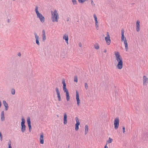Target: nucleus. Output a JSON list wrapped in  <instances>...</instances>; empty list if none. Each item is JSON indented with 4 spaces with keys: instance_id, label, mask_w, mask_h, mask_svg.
Segmentation results:
<instances>
[{
    "instance_id": "e433bc0d",
    "label": "nucleus",
    "mask_w": 148,
    "mask_h": 148,
    "mask_svg": "<svg viewBox=\"0 0 148 148\" xmlns=\"http://www.w3.org/2000/svg\"><path fill=\"white\" fill-rule=\"evenodd\" d=\"M95 25L96 28L97 29L99 27V24L98 22H97V23H95Z\"/></svg>"
},
{
    "instance_id": "de8ad7c7",
    "label": "nucleus",
    "mask_w": 148,
    "mask_h": 148,
    "mask_svg": "<svg viewBox=\"0 0 148 148\" xmlns=\"http://www.w3.org/2000/svg\"><path fill=\"white\" fill-rule=\"evenodd\" d=\"M13 0V1H15V0Z\"/></svg>"
},
{
    "instance_id": "c9c22d12",
    "label": "nucleus",
    "mask_w": 148,
    "mask_h": 148,
    "mask_svg": "<svg viewBox=\"0 0 148 148\" xmlns=\"http://www.w3.org/2000/svg\"><path fill=\"white\" fill-rule=\"evenodd\" d=\"M85 88L86 90H87L88 88V84L87 83H85Z\"/></svg>"
},
{
    "instance_id": "dca6fc26",
    "label": "nucleus",
    "mask_w": 148,
    "mask_h": 148,
    "mask_svg": "<svg viewBox=\"0 0 148 148\" xmlns=\"http://www.w3.org/2000/svg\"><path fill=\"white\" fill-rule=\"evenodd\" d=\"M1 120L2 121H4L5 120V117L4 116V111H2L1 112Z\"/></svg>"
},
{
    "instance_id": "20e7f679",
    "label": "nucleus",
    "mask_w": 148,
    "mask_h": 148,
    "mask_svg": "<svg viewBox=\"0 0 148 148\" xmlns=\"http://www.w3.org/2000/svg\"><path fill=\"white\" fill-rule=\"evenodd\" d=\"M114 125L115 130L118 129L119 125V118H116L114 120Z\"/></svg>"
},
{
    "instance_id": "a19ab883",
    "label": "nucleus",
    "mask_w": 148,
    "mask_h": 148,
    "mask_svg": "<svg viewBox=\"0 0 148 148\" xmlns=\"http://www.w3.org/2000/svg\"><path fill=\"white\" fill-rule=\"evenodd\" d=\"M0 137H3L2 135V134L1 133V132H0Z\"/></svg>"
},
{
    "instance_id": "9d476101",
    "label": "nucleus",
    "mask_w": 148,
    "mask_h": 148,
    "mask_svg": "<svg viewBox=\"0 0 148 148\" xmlns=\"http://www.w3.org/2000/svg\"><path fill=\"white\" fill-rule=\"evenodd\" d=\"M40 143L41 144H43L44 143V135L43 133H41L40 134Z\"/></svg>"
},
{
    "instance_id": "423d86ee",
    "label": "nucleus",
    "mask_w": 148,
    "mask_h": 148,
    "mask_svg": "<svg viewBox=\"0 0 148 148\" xmlns=\"http://www.w3.org/2000/svg\"><path fill=\"white\" fill-rule=\"evenodd\" d=\"M75 120L76 122V123L75 124V130L76 131H77L79 129V125L80 124V122L78 117H76L75 118Z\"/></svg>"
},
{
    "instance_id": "6e6552de",
    "label": "nucleus",
    "mask_w": 148,
    "mask_h": 148,
    "mask_svg": "<svg viewBox=\"0 0 148 148\" xmlns=\"http://www.w3.org/2000/svg\"><path fill=\"white\" fill-rule=\"evenodd\" d=\"M76 99L77 101V105L78 106H79L80 104V100L79 99V95L78 92L76 91Z\"/></svg>"
},
{
    "instance_id": "39448f33",
    "label": "nucleus",
    "mask_w": 148,
    "mask_h": 148,
    "mask_svg": "<svg viewBox=\"0 0 148 148\" xmlns=\"http://www.w3.org/2000/svg\"><path fill=\"white\" fill-rule=\"evenodd\" d=\"M107 36L105 37V40L106 41L107 44L108 45H109L111 41L110 39V36L108 32H107Z\"/></svg>"
},
{
    "instance_id": "f704fd0d",
    "label": "nucleus",
    "mask_w": 148,
    "mask_h": 148,
    "mask_svg": "<svg viewBox=\"0 0 148 148\" xmlns=\"http://www.w3.org/2000/svg\"><path fill=\"white\" fill-rule=\"evenodd\" d=\"M29 128V131L30 132H31L32 129V126L31 124H29L28 125Z\"/></svg>"
},
{
    "instance_id": "2eb2a0df",
    "label": "nucleus",
    "mask_w": 148,
    "mask_h": 148,
    "mask_svg": "<svg viewBox=\"0 0 148 148\" xmlns=\"http://www.w3.org/2000/svg\"><path fill=\"white\" fill-rule=\"evenodd\" d=\"M67 118L66 114V113H65L64 114V123L65 125L67 123Z\"/></svg>"
},
{
    "instance_id": "f257e3e1",
    "label": "nucleus",
    "mask_w": 148,
    "mask_h": 148,
    "mask_svg": "<svg viewBox=\"0 0 148 148\" xmlns=\"http://www.w3.org/2000/svg\"><path fill=\"white\" fill-rule=\"evenodd\" d=\"M115 55L116 58V60L118 62V64L116 65V67L118 69H121L122 68L123 66V59L122 57L118 52H115Z\"/></svg>"
},
{
    "instance_id": "cd10ccee",
    "label": "nucleus",
    "mask_w": 148,
    "mask_h": 148,
    "mask_svg": "<svg viewBox=\"0 0 148 148\" xmlns=\"http://www.w3.org/2000/svg\"><path fill=\"white\" fill-rule=\"evenodd\" d=\"M63 89L64 91V92H66V93H69V91L66 88V87L63 88Z\"/></svg>"
},
{
    "instance_id": "9b49d317",
    "label": "nucleus",
    "mask_w": 148,
    "mask_h": 148,
    "mask_svg": "<svg viewBox=\"0 0 148 148\" xmlns=\"http://www.w3.org/2000/svg\"><path fill=\"white\" fill-rule=\"evenodd\" d=\"M42 38L43 41L45 42L46 39V36L45 32L44 30H43L42 31Z\"/></svg>"
},
{
    "instance_id": "4be33fe9",
    "label": "nucleus",
    "mask_w": 148,
    "mask_h": 148,
    "mask_svg": "<svg viewBox=\"0 0 148 148\" xmlns=\"http://www.w3.org/2000/svg\"><path fill=\"white\" fill-rule=\"evenodd\" d=\"M66 100L67 101H68L70 100V96H69V93H66Z\"/></svg>"
},
{
    "instance_id": "0eeeda50",
    "label": "nucleus",
    "mask_w": 148,
    "mask_h": 148,
    "mask_svg": "<svg viewBox=\"0 0 148 148\" xmlns=\"http://www.w3.org/2000/svg\"><path fill=\"white\" fill-rule=\"evenodd\" d=\"M140 22L139 20L137 21L136 24V29L137 32H139L140 31Z\"/></svg>"
},
{
    "instance_id": "79ce46f5",
    "label": "nucleus",
    "mask_w": 148,
    "mask_h": 148,
    "mask_svg": "<svg viewBox=\"0 0 148 148\" xmlns=\"http://www.w3.org/2000/svg\"><path fill=\"white\" fill-rule=\"evenodd\" d=\"M107 143L106 144V145L105 146V148H108V147L107 146Z\"/></svg>"
},
{
    "instance_id": "7c9ffc66",
    "label": "nucleus",
    "mask_w": 148,
    "mask_h": 148,
    "mask_svg": "<svg viewBox=\"0 0 148 148\" xmlns=\"http://www.w3.org/2000/svg\"><path fill=\"white\" fill-rule=\"evenodd\" d=\"M80 3H83L84 2L88 1V0H78Z\"/></svg>"
},
{
    "instance_id": "c85d7f7f",
    "label": "nucleus",
    "mask_w": 148,
    "mask_h": 148,
    "mask_svg": "<svg viewBox=\"0 0 148 148\" xmlns=\"http://www.w3.org/2000/svg\"><path fill=\"white\" fill-rule=\"evenodd\" d=\"M58 99L59 101H61V96L60 94L57 95Z\"/></svg>"
},
{
    "instance_id": "a211bd4d",
    "label": "nucleus",
    "mask_w": 148,
    "mask_h": 148,
    "mask_svg": "<svg viewBox=\"0 0 148 148\" xmlns=\"http://www.w3.org/2000/svg\"><path fill=\"white\" fill-rule=\"evenodd\" d=\"M21 131L23 133L26 130V126L25 125H21Z\"/></svg>"
},
{
    "instance_id": "473e14b6",
    "label": "nucleus",
    "mask_w": 148,
    "mask_h": 148,
    "mask_svg": "<svg viewBox=\"0 0 148 148\" xmlns=\"http://www.w3.org/2000/svg\"><path fill=\"white\" fill-rule=\"evenodd\" d=\"M73 4L74 5H76L77 4V2L76 0H72Z\"/></svg>"
},
{
    "instance_id": "37998d69",
    "label": "nucleus",
    "mask_w": 148,
    "mask_h": 148,
    "mask_svg": "<svg viewBox=\"0 0 148 148\" xmlns=\"http://www.w3.org/2000/svg\"><path fill=\"white\" fill-rule=\"evenodd\" d=\"M21 53H19L18 54V56H21Z\"/></svg>"
},
{
    "instance_id": "f3484780",
    "label": "nucleus",
    "mask_w": 148,
    "mask_h": 148,
    "mask_svg": "<svg viewBox=\"0 0 148 148\" xmlns=\"http://www.w3.org/2000/svg\"><path fill=\"white\" fill-rule=\"evenodd\" d=\"M124 43L125 45L126 51H127L128 49V47L127 41L126 38H125V39L124 40Z\"/></svg>"
},
{
    "instance_id": "412c9836",
    "label": "nucleus",
    "mask_w": 148,
    "mask_h": 148,
    "mask_svg": "<svg viewBox=\"0 0 148 148\" xmlns=\"http://www.w3.org/2000/svg\"><path fill=\"white\" fill-rule=\"evenodd\" d=\"M62 84L63 85V88L66 87V85L65 82V80L63 79L62 80Z\"/></svg>"
},
{
    "instance_id": "4c0bfd02",
    "label": "nucleus",
    "mask_w": 148,
    "mask_h": 148,
    "mask_svg": "<svg viewBox=\"0 0 148 148\" xmlns=\"http://www.w3.org/2000/svg\"><path fill=\"white\" fill-rule=\"evenodd\" d=\"M125 127H123V133H124L125 132Z\"/></svg>"
},
{
    "instance_id": "393cba45",
    "label": "nucleus",
    "mask_w": 148,
    "mask_h": 148,
    "mask_svg": "<svg viewBox=\"0 0 148 148\" xmlns=\"http://www.w3.org/2000/svg\"><path fill=\"white\" fill-rule=\"evenodd\" d=\"M56 93H57V95H58V94L59 95L60 94V92H59V89H58V88L56 87Z\"/></svg>"
},
{
    "instance_id": "c756f323",
    "label": "nucleus",
    "mask_w": 148,
    "mask_h": 148,
    "mask_svg": "<svg viewBox=\"0 0 148 148\" xmlns=\"http://www.w3.org/2000/svg\"><path fill=\"white\" fill-rule=\"evenodd\" d=\"M11 93L12 94L14 95L15 94V90L14 89V88H12L11 90Z\"/></svg>"
},
{
    "instance_id": "aec40b11",
    "label": "nucleus",
    "mask_w": 148,
    "mask_h": 148,
    "mask_svg": "<svg viewBox=\"0 0 148 148\" xmlns=\"http://www.w3.org/2000/svg\"><path fill=\"white\" fill-rule=\"evenodd\" d=\"M22 122L21 123V125H25V121L23 116H22L21 117Z\"/></svg>"
},
{
    "instance_id": "a18cd8bd",
    "label": "nucleus",
    "mask_w": 148,
    "mask_h": 148,
    "mask_svg": "<svg viewBox=\"0 0 148 148\" xmlns=\"http://www.w3.org/2000/svg\"><path fill=\"white\" fill-rule=\"evenodd\" d=\"M0 140L1 141H2L3 140V137H0Z\"/></svg>"
},
{
    "instance_id": "7ed1b4c3",
    "label": "nucleus",
    "mask_w": 148,
    "mask_h": 148,
    "mask_svg": "<svg viewBox=\"0 0 148 148\" xmlns=\"http://www.w3.org/2000/svg\"><path fill=\"white\" fill-rule=\"evenodd\" d=\"M38 6H36L35 8V11L37 15V18H38L40 20L41 22L42 23H43L45 21V18L43 16L42 14L40 13L38 10Z\"/></svg>"
},
{
    "instance_id": "72a5a7b5",
    "label": "nucleus",
    "mask_w": 148,
    "mask_h": 148,
    "mask_svg": "<svg viewBox=\"0 0 148 148\" xmlns=\"http://www.w3.org/2000/svg\"><path fill=\"white\" fill-rule=\"evenodd\" d=\"M78 81V79L77 76H75L74 77V81L75 82H77Z\"/></svg>"
},
{
    "instance_id": "09e8293b",
    "label": "nucleus",
    "mask_w": 148,
    "mask_h": 148,
    "mask_svg": "<svg viewBox=\"0 0 148 148\" xmlns=\"http://www.w3.org/2000/svg\"><path fill=\"white\" fill-rule=\"evenodd\" d=\"M8 22H9V20H8Z\"/></svg>"
},
{
    "instance_id": "4468645a",
    "label": "nucleus",
    "mask_w": 148,
    "mask_h": 148,
    "mask_svg": "<svg viewBox=\"0 0 148 148\" xmlns=\"http://www.w3.org/2000/svg\"><path fill=\"white\" fill-rule=\"evenodd\" d=\"M63 38L65 40V41L67 44H68L69 37L66 34L64 35L63 37Z\"/></svg>"
},
{
    "instance_id": "ddd939ff",
    "label": "nucleus",
    "mask_w": 148,
    "mask_h": 148,
    "mask_svg": "<svg viewBox=\"0 0 148 148\" xmlns=\"http://www.w3.org/2000/svg\"><path fill=\"white\" fill-rule=\"evenodd\" d=\"M3 103L5 107V110H7L8 109V104L5 100H3Z\"/></svg>"
},
{
    "instance_id": "bb28decb",
    "label": "nucleus",
    "mask_w": 148,
    "mask_h": 148,
    "mask_svg": "<svg viewBox=\"0 0 148 148\" xmlns=\"http://www.w3.org/2000/svg\"><path fill=\"white\" fill-rule=\"evenodd\" d=\"M93 17L95 18V23H97V22H98L97 21V17L95 14H94Z\"/></svg>"
},
{
    "instance_id": "2f4dec72",
    "label": "nucleus",
    "mask_w": 148,
    "mask_h": 148,
    "mask_svg": "<svg viewBox=\"0 0 148 148\" xmlns=\"http://www.w3.org/2000/svg\"><path fill=\"white\" fill-rule=\"evenodd\" d=\"M11 142L10 140L8 143L9 148H12L11 146Z\"/></svg>"
},
{
    "instance_id": "f03ea898",
    "label": "nucleus",
    "mask_w": 148,
    "mask_h": 148,
    "mask_svg": "<svg viewBox=\"0 0 148 148\" xmlns=\"http://www.w3.org/2000/svg\"><path fill=\"white\" fill-rule=\"evenodd\" d=\"M52 14L51 19L53 22L58 21V19L59 18V15L56 10H55L54 11H51Z\"/></svg>"
},
{
    "instance_id": "b1692460",
    "label": "nucleus",
    "mask_w": 148,
    "mask_h": 148,
    "mask_svg": "<svg viewBox=\"0 0 148 148\" xmlns=\"http://www.w3.org/2000/svg\"><path fill=\"white\" fill-rule=\"evenodd\" d=\"M94 47L95 48L97 49H99V45L97 43L94 45Z\"/></svg>"
},
{
    "instance_id": "f8f14e48",
    "label": "nucleus",
    "mask_w": 148,
    "mask_h": 148,
    "mask_svg": "<svg viewBox=\"0 0 148 148\" xmlns=\"http://www.w3.org/2000/svg\"><path fill=\"white\" fill-rule=\"evenodd\" d=\"M124 30L123 29H122L121 30V41H124V40L125 39V37L124 36Z\"/></svg>"
},
{
    "instance_id": "6ab92c4d",
    "label": "nucleus",
    "mask_w": 148,
    "mask_h": 148,
    "mask_svg": "<svg viewBox=\"0 0 148 148\" xmlns=\"http://www.w3.org/2000/svg\"><path fill=\"white\" fill-rule=\"evenodd\" d=\"M85 134L86 135L88 132V126L87 125H86L85 127Z\"/></svg>"
},
{
    "instance_id": "49530a36",
    "label": "nucleus",
    "mask_w": 148,
    "mask_h": 148,
    "mask_svg": "<svg viewBox=\"0 0 148 148\" xmlns=\"http://www.w3.org/2000/svg\"><path fill=\"white\" fill-rule=\"evenodd\" d=\"M67 21H69V18L68 17L67 19Z\"/></svg>"
},
{
    "instance_id": "a878e982",
    "label": "nucleus",
    "mask_w": 148,
    "mask_h": 148,
    "mask_svg": "<svg viewBox=\"0 0 148 148\" xmlns=\"http://www.w3.org/2000/svg\"><path fill=\"white\" fill-rule=\"evenodd\" d=\"M113 141L112 139L110 137L109 138L108 140L107 141V142L108 143H111Z\"/></svg>"
},
{
    "instance_id": "1a4fd4ad",
    "label": "nucleus",
    "mask_w": 148,
    "mask_h": 148,
    "mask_svg": "<svg viewBox=\"0 0 148 148\" xmlns=\"http://www.w3.org/2000/svg\"><path fill=\"white\" fill-rule=\"evenodd\" d=\"M34 34L35 36V38L36 39V43L38 45H39L40 43L39 42V36L37 35L36 33H34Z\"/></svg>"
},
{
    "instance_id": "58836bf2",
    "label": "nucleus",
    "mask_w": 148,
    "mask_h": 148,
    "mask_svg": "<svg viewBox=\"0 0 148 148\" xmlns=\"http://www.w3.org/2000/svg\"><path fill=\"white\" fill-rule=\"evenodd\" d=\"M91 3L92 5H95V4L94 3V2L92 0H91Z\"/></svg>"
},
{
    "instance_id": "c03bdc74",
    "label": "nucleus",
    "mask_w": 148,
    "mask_h": 148,
    "mask_svg": "<svg viewBox=\"0 0 148 148\" xmlns=\"http://www.w3.org/2000/svg\"><path fill=\"white\" fill-rule=\"evenodd\" d=\"M104 52L105 53H106V52H107V50H106V49H104Z\"/></svg>"
},
{
    "instance_id": "ea45409f",
    "label": "nucleus",
    "mask_w": 148,
    "mask_h": 148,
    "mask_svg": "<svg viewBox=\"0 0 148 148\" xmlns=\"http://www.w3.org/2000/svg\"><path fill=\"white\" fill-rule=\"evenodd\" d=\"M79 47H81L82 46V43L81 42H79Z\"/></svg>"
},
{
    "instance_id": "5701e85b",
    "label": "nucleus",
    "mask_w": 148,
    "mask_h": 148,
    "mask_svg": "<svg viewBox=\"0 0 148 148\" xmlns=\"http://www.w3.org/2000/svg\"><path fill=\"white\" fill-rule=\"evenodd\" d=\"M27 121L28 125H29V124H31L30 119L29 117H28L27 118Z\"/></svg>"
}]
</instances>
